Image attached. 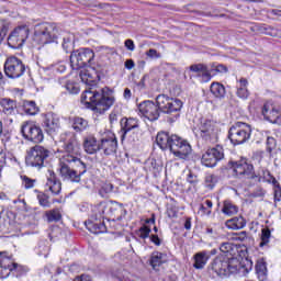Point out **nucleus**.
<instances>
[{
  "label": "nucleus",
  "mask_w": 281,
  "mask_h": 281,
  "mask_svg": "<svg viewBox=\"0 0 281 281\" xmlns=\"http://www.w3.org/2000/svg\"><path fill=\"white\" fill-rule=\"evenodd\" d=\"M64 155L59 159V177L68 183H80L82 176L87 173V164L82 161L80 143L76 133L61 134Z\"/></svg>",
  "instance_id": "1"
},
{
  "label": "nucleus",
  "mask_w": 281,
  "mask_h": 281,
  "mask_svg": "<svg viewBox=\"0 0 281 281\" xmlns=\"http://www.w3.org/2000/svg\"><path fill=\"white\" fill-rule=\"evenodd\" d=\"M156 144L161 150H170L178 159H188L192 155V145L177 134L159 132L156 136Z\"/></svg>",
  "instance_id": "2"
},
{
  "label": "nucleus",
  "mask_w": 281,
  "mask_h": 281,
  "mask_svg": "<svg viewBox=\"0 0 281 281\" xmlns=\"http://www.w3.org/2000/svg\"><path fill=\"white\" fill-rule=\"evenodd\" d=\"M81 102L88 106H92L98 113H104L109 111L110 106H113L115 98L109 91V89L98 90H85L81 94Z\"/></svg>",
  "instance_id": "3"
},
{
  "label": "nucleus",
  "mask_w": 281,
  "mask_h": 281,
  "mask_svg": "<svg viewBox=\"0 0 281 281\" xmlns=\"http://www.w3.org/2000/svg\"><path fill=\"white\" fill-rule=\"evenodd\" d=\"M234 172L237 177H244L245 179H257V181H268L273 183L276 177L271 176V172L267 169H261L258 173L254 171V165L247 159H241L234 165Z\"/></svg>",
  "instance_id": "4"
},
{
  "label": "nucleus",
  "mask_w": 281,
  "mask_h": 281,
  "mask_svg": "<svg viewBox=\"0 0 281 281\" xmlns=\"http://www.w3.org/2000/svg\"><path fill=\"white\" fill-rule=\"evenodd\" d=\"M238 267L234 265V259L224 256H217L207 267V273L211 278H228L232 273H236Z\"/></svg>",
  "instance_id": "5"
},
{
  "label": "nucleus",
  "mask_w": 281,
  "mask_h": 281,
  "mask_svg": "<svg viewBox=\"0 0 281 281\" xmlns=\"http://www.w3.org/2000/svg\"><path fill=\"white\" fill-rule=\"evenodd\" d=\"M58 26L54 23H41L35 25L33 41L37 45H49V43H58Z\"/></svg>",
  "instance_id": "6"
},
{
  "label": "nucleus",
  "mask_w": 281,
  "mask_h": 281,
  "mask_svg": "<svg viewBox=\"0 0 281 281\" xmlns=\"http://www.w3.org/2000/svg\"><path fill=\"white\" fill-rule=\"evenodd\" d=\"M49 157H52V150L42 145H35L26 151L25 164L29 168L41 170L47 166Z\"/></svg>",
  "instance_id": "7"
},
{
  "label": "nucleus",
  "mask_w": 281,
  "mask_h": 281,
  "mask_svg": "<svg viewBox=\"0 0 281 281\" xmlns=\"http://www.w3.org/2000/svg\"><path fill=\"white\" fill-rule=\"evenodd\" d=\"M251 125L245 122H235L228 131V139L234 146H240V144H247L248 139H251Z\"/></svg>",
  "instance_id": "8"
},
{
  "label": "nucleus",
  "mask_w": 281,
  "mask_h": 281,
  "mask_svg": "<svg viewBox=\"0 0 281 281\" xmlns=\"http://www.w3.org/2000/svg\"><path fill=\"white\" fill-rule=\"evenodd\" d=\"M95 53L91 48H79L70 54V67L72 69H82L93 67Z\"/></svg>",
  "instance_id": "9"
},
{
  "label": "nucleus",
  "mask_w": 281,
  "mask_h": 281,
  "mask_svg": "<svg viewBox=\"0 0 281 281\" xmlns=\"http://www.w3.org/2000/svg\"><path fill=\"white\" fill-rule=\"evenodd\" d=\"M156 104L160 109V113L172 115V113H179L183 109V101L166 94H158L156 97Z\"/></svg>",
  "instance_id": "10"
},
{
  "label": "nucleus",
  "mask_w": 281,
  "mask_h": 281,
  "mask_svg": "<svg viewBox=\"0 0 281 281\" xmlns=\"http://www.w3.org/2000/svg\"><path fill=\"white\" fill-rule=\"evenodd\" d=\"M21 135L27 142H33L34 144H41L45 139V134L41 126L34 124L32 121H25L21 125Z\"/></svg>",
  "instance_id": "11"
},
{
  "label": "nucleus",
  "mask_w": 281,
  "mask_h": 281,
  "mask_svg": "<svg viewBox=\"0 0 281 281\" xmlns=\"http://www.w3.org/2000/svg\"><path fill=\"white\" fill-rule=\"evenodd\" d=\"M4 74L7 78L16 80L25 74V64L16 56H10L4 61Z\"/></svg>",
  "instance_id": "12"
},
{
  "label": "nucleus",
  "mask_w": 281,
  "mask_h": 281,
  "mask_svg": "<svg viewBox=\"0 0 281 281\" xmlns=\"http://www.w3.org/2000/svg\"><path fill=\"white\" fill-rule=\"evenodd\" d=\"M222 159H225V150L223 149V146L217 145L207 149L202 155L201 161L206 168H214L218 161H222Z\"/></svg>",
  "instance_id": "13"
},
{
  "label": "nucleus",
  "mask_w": 281,
  "mask_h": 281,
  "mask_svg": "<svg viewBox=\"0 0 281 281\" xmlns=\"http://www.w3.org/2000/svg\"><path fill=\"white\" fill-rule=\"evenodd\" d=\"M200 137L209 144L218 142V126L213 121L206 120L200 125Z\"/></svg>",
  "instance_id": "14"
},
{
  "label": "nucleus",
  "mask_w": 281,
  "mask_h": 281,
  "mask_svg": "<svg viewBox=\"0 0 281 281\" xmlns=\"http://www.w3.org/2000/svg\"><path fill=\"white\" fill-rule=\"evenodd\" d=\"M138 111L144 117L149 120V122H156V120H159V115H161V110L159 109V104L150 100L143 101L138 105Z\"/></svg>",
  "instance_id": "15"
},
{
  "label": "nucleus",
  "mask_w": 281,
  "mask_h": 281,
  "mask_svg": "<svg viewBox=\"0 0 281 281\" xmlns=\"http://www.w3.org/2000/svg\"><path fill=\"white\" fill-rule=\"evenodd\" d=\"M27 36H30V30L25 26H20L15 29L8 37V45L13 49H18V47H23V43L27 41Z\"/></svg>",
  "instance_id": "16"
},
{
  "label": "nucleus",
  "mask_w": 281,
  "mask_h": 281,
  "mask_svg": "<svg viewBox=\"0 0 281 281\" xmlns=\"http://www.w3.org/2000/svg\"><path fill=\"white\" fill-rule=\"evenodd\" d=\"M42 126L47 135H55L57 131H60V117L54 112H48L44 115Z\"/></svg>",
  "instance_id": "17"
},
{
  "label": "nucleus",
  "mask_w": 281,
  "mask_h": 281,
  "mask_svg": "<svg viewBox=\"0 0 281 281\" xmlns=\"http://www.w3.org/2000/svg\"><path fill=\"white\" fill-rule=\"evenodd\" d=\"M0 106L2 109V113L7 115V124H13L14 120H16V101L4 98L0 100Z\"/></svg>",
  "instance_id": "18"
},
{
  "label": "nucleus",
  "mask_w": 281,
  "mask_h": 281,
  "mask_svg": "<svg viewBox=\"0 0 281 281\" xmlns=\"http://www.w3.org/2000/svg\"><path fill=\"white\" fill-rule=\"evenodd\" d=\"M261 113L265 120H268V122H272V124H276L281 117V106L267 102L263 104Z\"/></svg>",
  "instance_id": "19"
},
{
  "label": "nucleus",
  "mask_w": 281,
  "mask_h": 281,
  "mask_svg": "<svg viewBox=\"0 0 281 281\" xmlns=\"http://www.w3.org/2000/svg\"><path fill=\"white\" fill-rule=\"evenodd\" d=\"M45 188L55 196L60 194L63 190V183L60 182V180H58V178H56V172H54V170H47Z\"/></svg>",
  "instance_id": "20"
},
{
  "label": "nucleus",
  "mask_w": 281,
  "mask_h": 281,
  "mask_svg": "<svg viewBox=\"0 0 281 281\" xmlns=\"http://www.w3.org/2000/svg\"><path fill=\"white\" fill-rule=\"evenodd\" d=\"M189 70L194 74L193 76L200 78L201 82H210L212 80L210 66L205 64H193L189 67Z\"/></svg>",
  "instance_id": "21"
},
{
  "label": "nucleus",
  "mask_w": 281,
  "mask_h": 281,
  "mask_svg": "<svg viewBox=\"0 0 281 281\" xmlns=\"http://www.w3.org/2000/svg\"><path fill=\"white\" fill-rule=\"evenodd\" d=\"M99 150H103L104 155H113L117 150V138L115 136L102 138L99 144Z\"/></svg>",
  "instance_id": "22"
},
{
  "label": "nucleus",
  "mask_w": 281,
  "mask_h": 281,
  "mask_svg": "<svg viewBox=\"0 0 281 281\" xmlns=\"http://www.w3.org/2000/svg\"><path fill=\"white\" fill-rule=\"evenodd\" d=\"M12 258L5 252H0V278H9L12 273Z\"/></svg>",
  "instance_id": "23"
},
{
  "label": "nucleus",
  "mask_w": 281,
  "mask_h": 281,
  "mask_svg": "<svg viewBox=\"0 0 281 281\" xmlns=\"http://www.w3.org/2000/svg\"><path fill=\"white\" fill-rule=\"evenodd\" d=\"M209 260H210V251L207 250L199 251L193 256V268L198 270L205 269V265H207Z\"/></svg>",
  "instance_id": "24"
},
{
  "label": "nucleus",
  "mask_w": 281,
  "mask_h": 281,
  "mask_svg": "<svg viewBox=\"0 0 281 281\" xmlns=\"http://www.w3.org/2000/svg\"><path fill=\"white\" fill-rule=\"evenodd\" d=\"M138 124H137V120L134 117H130V119H122L121 120V139L122 142H124V138L126 137V133H128L130 131H133V128H137Z\"/></svg>",
  "instance_id": "25"
},
{
  "label": "nucleus",
  "mask_w": 281,
  "mask_h": 281,
  "mask_svg": "<svg viewBox=\"0 0 281 281\" xmlns=\"http://www.w3.org/2000/svg\"><path fill=\"white\" fill-rule=\"evenodd\" d=\"M83 148L88 155H93L100 150V145H98V142L95 140V137L88 136L83 140Z\"/></svg>",
  "instance_id": "26"
},
{
  "label": "nucleus",
  "mask_w": 281,
  "mask_h": 281,
  "mask_svg": "<svg viewBox=\"0 0 281 281\" xmlns=\"http://www.w3.org/2000/svg\"><path fill=\"white\" fill-rule=\"evenodd\" d=\"M228 229H243L247 225V221L243 216H236L225 222Z\"/></svg>",
  "instance_id": "27"
},
{
  "label": "nucleus",
  "mask_w": 281,
  "mask_h": 281,
  "mask_svg": "<svg viewBox=\"0 0 281 281\" xmlns=\"http://www.w3.org/2000/svg\"><path fill=\"white\" fill-rule=\"evenodd\" d=\"M86 227L91 232V234H104V232H106V225H104V222L87 221Z\"/></svg>",
  "instance_id": "28"
},
{
  "label": "nucleus",
  "mask_w": 281,
  "mask_h": 281,
  "mask_svg": "<svg viewBox=\"0 0 281 281\" xmlns=\"http://www.w3.org/2000/svg\"><path fill=\"white\" fill-rule=\"evenodd\" d=\"M210 91L212 95H214V98H217V100H223V98H225V94L227 93L225 90V86H223L221 82H212Z\"/></svg>",
  "instance_id": "29"
},
{
  "label": "nucleus",
  "mask_w": 281,
  "mask_h": 281,
  "mask_svg": "<svg viewBox=\"0 0 281 281\" xmlns=\"http://www.w3.org/2000/svg\"><path fill=\"white\" fill-rule=\"evenodd\" d=\"M155 225V218H147L145 221V224L137 231L138 238H142L143 240H146V238L150 237V226L148 225Z\"/></svg>",
  "instance_id": "30"
},
{
  "label": "nucleus",
  "mask_w": 281,
  "mask_h": 281,
  "mask_svg": "<svg viewBox=\"0 0 281 281\" xmlns=\"http://www.w3.org/2000/svg\"><path fill=\"white\" fill-rule=\"evenodd\" d=\"M71 122V127L76 133H82V131H87V128H89V122L80 116L74 117Z\"/></svg>",
  "instance_id": "31"
},
{
  "label": "nucleus",
  "mask_w": 281,
  "mask_h": 281,
  "mask_svg": "<svg viewBox=\"0 0 281 281\" xmlns=\"http://www.w3.org/2000/svg\"><path fill=\"white\" fill-rule=\"evenodd\" d=\"M249 81L246 78L239 79V86H237V97L241 98L243 100H247L249 98V90L247 86Z\"/></svg>",
  "instance_id": "32"
},
{
  "label": "nucleus",
  "mask_w": 281,
  "mask_h": 281,
  "mask_svg": "<svg viewBox=\"0 0 281 281\" xmlns=\"http://www.w3.org/2000/svg\"><path fill=\"white\" fill-rule=\"evenodd\" d=\"M113 192H117V188L111 182H103L99 190V194L102 199H109V195L113 194Z\"/></svg>",
  "instance_id": "33"
},
{
  "label": "nucleus",
  "mask_w": 281,
  "mask_h": 281,
  "mask_svg": "<svg viewBox=\"0 0 281 281\" xmlns=\"http://www.w3.org/2000/svg\"><path fill=\"white\" fill-rule=\"evenodd\" d=\"M164 262H166V254L159 252V251H155L151 254L150 266L153 267V269H157V267H161Z\"/></svg>",
  "instance_id": "34"
},
{
  "label": "nucleus",
  "mask_w": 281,
  "mask_h": 281,
  "mask_svg": "<svg viewBox=\"0 0 281 281\" xmlns=\"http://www.w3.org/2000/svg\"><path fill=\"white\" fill-rule=\"evenodd\" d=\"M222 212L225 214V216H234V214L238 212V206L231 200H225L223 202Z\"/></svg>",
  "instance_id": "35"
},
{
  "label": "nucleus",
  "mask_w": 281,
  "mask_h": 281,
  "mask_svg": "<svg viewBox=\"0 0 281 281\" xmlns=\"http://www.w3.org/2000/svg\"><path fill=\"white\" fill-rule=\"evenodd\" d=\"M45 216L48 223H58L60 218H63V214L60 213V209H53L45 212Z\"/></svg>",
  "instance_id": "36"
},
{
  "label": "nucleus",
  "mask_w": 281,
  "mask_h": 281,
  "mask_svg": "<svg viewBox=\"0 0 281 281\" xmlns=\"http://www.w3.org/2000/svg\"><path fill=\"white\" fill-rule=\"evenodd\" d=\"M209 71L212 76H216L217 74H227V66L223 64L213 63L209 65Z\"/></svg>",
  "instance_id": "37"
},
{
  "label": "nucleus",
  "mask_w": 281,
  "mask_h": 281,
  "mask_svg": "<svg viewBox=\"0 0 281 281\" xmlns=\"http://www.w3.org/2000/svg\"><path fill=\"white\" fill-rule=\"evenodd\" d=\"M11 273L13 276H15V278H21V276H25V273H27V268L21 266V265H18L15 263L13 260H12V263H11Z\"/></svg>",
  "instance_id": "38"
},
{
  "label": "nucleus",
  "mask_w": 281,
  "mask_h": 281,
  "mask_svg": "<svg viewBox=\"0 0 281 281\" xmlns=\"http://www.w3.org/2000/svg\"><path fill=\"white\" fill-rule=\"evenodd\" d=\"M260 240L259 247H267V245H269L271 240V229H269V227L261 229Z\"/></svg>",
  "instance_id": "39"
},
{
  "label": "nucleus",
  "mask_w": 281,
  "mask_h": 281,
  "mask_svg": "<svg viewBox=\"0 0 281 281\" xmlns=\"http://www.w3.org/2000/svg\"><path fill=\"white\" fill-rule=\"evenodd\" d=\"M40 109L36 106V102L34 101H26L24 103V112L26 115H36L38 113Z\"/></svg>",
  "instance_id": "40"
},
{
  "label": "nucleus",
  "mask_w": 281,
  "mask_h": 281,
  "mask_svg": "<svg viewBox=\"0 0 281 281\" xmlns=\"http://www.w3.org/2000/svg\"><path fill=\"white\" fill-rule=\"evenodd\" d=\"M216 183H218V177L216 175H207L204 180V186L207 190H214Z\"/></svg>",
  "instance_id": "41"
},
{
  "label": "nucleus",
  "mask_w": 281,
  "mask_h": 281,
  "mask_svg": "<svg viewBox=\"0 0 281 281\" xmlns=\"http://www.w3.org/2000/svg\"><path fill=\"white\" fill-rule=\"evenodd\" d=\"M81 81L85 82V85H91V82L95 81V77L93 75L89 74V69H83L79 74Z\"/></svg>",
  "instance_id": "42"
},
{
  "label": "nucleus",
  "mask_w": 281,
  "mask_h": 281,
  "mask_svg": "<svg viewBox=\"0 0 281 281\" xmlns=\"http://www.w3.org/2000/svg\"><path fill=\"white\" fill-rule=\"evenodd\" d=\"M10 27V22L5 20H0V43L3 42V38L8 35V30Z\"/></svg>",
  "instance_id": "43"
},
{
  "label": "nucleus",
  "mask_w": 281,
  "mask_h": 281,
  "mask_svg": "<svg viewBox=\"0 0 281 281\" xmlns=\"http://www.w3.org/2000/svg\"><path fill=\"white\" fill-rule=\"evenodd\" d=\"M38 203L42 207H52V202H49V196L43 192L37 194Z\"/></svg>",
  "instance_id": "44"
},
{
  "label": "nucleus",
  "mask_w": 281,
  "mask_h": 281,
  "mask_svg": "<svg viewBox=\"0 0 281 281\" xmlns=\"http://www.w3.org/2000/svg\"><path fill=\"white\" fill-rule=\"evenodd\" d=\"M22 186L25 188V190H32L34 186L36 184V179H32L27 176H21Z\"/></svg>",
  "instance_id": "45"
},
{
  "label": "nucleus",
  "mask_w": 281,
  "mask_h": 281,
  "mask_svg": "<svg viewBox=\"0 0 281 281\" xmlns=\"http://www.w3.org/2000/svg\"><path fill=\"white\" fill-rule=\"evenodd\" d=\"M61 47L66 52V54H69V52H71V49H74V38H71L69 36L64 37Z\"/></svg>",
  "instance_id": "46"
},
{
  "label": "nucleus",
  "mask_w": 281,
  "mask_h": 281,
  "mask_svg": "<svg viewBox=\"0 0 281 281\" xmlns=\"http://www.w3.org/2000/svg\"><path fill=\"white\" fill-rule=\"evenodd\" d=\"M220 251H222V254H232V251H234V244L229 241L222 243L220 246Z\"/></svg>",
  "instance_id": "47"
},
{
  "label": "nucleus",
  "mask_w": 281,
  "mask_h": 281,
  "mask_svg": "<svg viewBox=\"0 0 281 281\" xmlns=\"http://www.w3.org/2000/svg\"><path fill=\"white\" fill-rule=\"evenodd\" d=\"M272 184L274 187V201H280L281 200V188L280 183L276 178H272Z\"/></svg>",
  "instance_id": "48"
},
{
  "label": "nucleus",
  "mask_w": 281,
  "mask_h": 281,
  "mask_svg": "<svg viewBox=\"0 0 281 281\" xmlns=\"http://www.w3.org/2000/svg\"><path fill=\"white\" fill-rule=\"evenodd\" d=\"M278 146V143L276 142V138L272 136L267 137V150L268 153H273Z\"/></svg>",
  "instance_id": "49"
},
{
  "label": "nucleus",
  "mask_w": 281,
  "mask_h": 281,
  "mask_svg": "<svg viewBox=\"0 0 281 281\" xmlns=\"http://www.w3.org/2000/svg\"><path fill=\"white\" fill-rule=\"evenodd\" d=\"M105 210H106V204L99 203L97 206H94L93 212L97 216H100V218H102L104 216Z\"/></svg>",
  "instance_id": "50"
},
{
  "label": "nucleus",
  "mask_w": 281,
  "mask_h": 281,
  "mask_svg": "<svg viewBox=\"0 0 281 281\" xmlns=\"http://www.w3.org/2000/svg\"><path fill=\"white\" fill-rule=\"evenodd\" d=\"M66 89L72 94L80 93V87H78V83L68 82L66 83Z\"/></svg>",
  "instance_id": "51"
},
{
  "label": "nucleus",
  "mask_w": 281,
  "mask_h": 281,
  "mask_svg": "<svg viewBox=\"0 0 281 281\" xmlns=\"http://www.w3.org/2000/svg\"><path fill=\"white\" fill-rule=\"evenodd\" d=\"M265 194H267V191L265 189H262L261 187H258L252 193L251 196H254L255 199H262V196H265Z\"/></svg>",
  "instance_id": "52"
},
{
  "label": "nucleus",
  "mask_w": 281,
  "mask_h": 281,
  "mask_svg": "<svg viewBox=\"0 0 281 281\" xmlns=\"http://www.w3.org/2000/svg\"><path fill=\"white\" fill-rule=\"evenodd\" d=\"M10 232V226L5 220H0V234H8Z\"/></svg>",
  "instance_id": "53"
},
{
  "label": "nucleus",
  "mask_w": 281,
  "mask_h": 281,
  "mask_svg": "<svg viewBox=\"0 0 281 281\" xmlns=\"http://www.w3.org/2000/svg\"><path fill=\"white\" fill-rule=\"evenodd\" d=\"M146 56H148V58H161V54L155 48L147 50Z\"/></svg>",
  "instance_id": "54"
},
{
  "label": "nucleus",
  "mask_w": 281,
  "mask_h": 281,
  "mask_svg": "<svg viewBox=\"0 0 281 281\" xmlns=\"http://www.w3.org/2000/svg\"><path fill=\"white\" fill-rule=\"evenodd\" d=\"M66 69H67V66L63 61L54 65V71H58L59 74H64Z\"/></svg>",
  "instance_id": "55"
},
{
  "label": "nucleus",
  "mask_w": 281,
  "mask_h": 281,
  "mask_svg": "<svg viewBox=\"0 0 281 281\" xmlns=\"http://www.w3.org/2000/svg\"><path fill=\"white\" fill-rule=\"evenodd\" d=\"M124 46L126 49H128V52H135V42H133V40H126L124 42Z\"/></svg>",
  "instance_id": "56"
},
{
  "label": "nucleus",
  "mask_w": 281,
  "mask_h": 281,
  "mask_svg": "<svg viewBox=\"0 0 281 281\" xmlns=\"http://www.w3.org/2000/svg\"><path fill=\"white\" fill-rule=\"evenodd\" d=\"M235 236H236L235 240H240L241 243L244 240H247V232H245V231H243L240 233H236Z\"/></svg>",
  "instance_id": "57"
},
{
  "label": "nucleus",
  "mask_w": 281,
  "mask_h": 281,
  "mask_svg": "<svg viewBox=\"0 0 281 281\" xmlns=\"http://www.w3.org/2000/svg\"><path fill=\"white\" fill-rule=\"evenodd\" d=\"M111 126H115L117 124V113L112 112L109 116Z\"/></svg>",
  "instance_id": "58"
},
{
  "label": "nucleus",
  "mask_w": 281,
  "mask_h": 281,
  "mask_svg": "<svg viewBox=\"0 0 281 281\" xmlns=\"http://www.w3.org/2000/svg\"><path fill=\"white\" fill-rule=\"evenodd\" d=\"M256 271L259 276H265V271H267V267H265V265H257Z\"/></svg>",
  "instance_id": "59"
},
{
  "label": "nucleus",
  "mask_w": 281,
  "mask_h": 281,
  "mask_svg": "<svg viewBox=\"0 0 281 281\" xmlns=\"http://www.w3.org/2000/svg\"><path fill=\"white\" fill-rule=\"evenodd\" d=\"M187 181L188 183L194 184V183H198L199 180H196V176L190 172L187 177Z\"/></svg>",
  "instance_id": "60"
},
{
  "label": "nucleus",
  "mask_w": 281,
  "mask_h": 281,
  "mask_svg": "<svg viewBox=\"0 0 281 281\" xmlns=\"http://www.w3.org/2000/svg\"><path fill=\"white\" fill-rule=\"evenodd\" d=\"M150 240L151 243H154V245H156L157 247H159V245H161V239H159L158 235H151L150 236Z\"/></svg>",
  "instance_id": "61"
},
{
  "label": "nucleus",
  "mask_w": 281,
  "mask_h": 281,
  "mask_svg": "<svg viewBox=\"0 0 281 281\" xmlns=\"http://www.w3.org/2000/svg\"><path fill=\"white\" fill-rule=\"evenodd\" d=\"M74 281H91V276L81 274L80 277L75 278Z\"/></svg>",
  "instance_id": "62"
},
{
  "label": "nucleus",
  "mask_w": 281,
  "mask_h": 281,
  "mask_svg": "<svg viewBox=\"0 0 281 281\" xmlns=\"http://www.w3.org/2000/svg\"><path fill=\"white\" fill-rule=\"evenodd\" d=\"M124 65H125V69L131 70L135 67V61L133 59H127Z\"/></svg>",
  "instance_id": "63"
},
{
  "label": "nucleus",
  "mask_w": 281,
  "mask_h": 281,
  "mask_svg": "<svg viewBox=\"0 0 281 281\" xmlns=\"http://www.w3.org/2000/svg\"><path fill=\"white\" fill-rule=\"evenodd\" d=\"M5 164V153L0 151V166L2 167Z\"/></svg>",
  "instance_id": "64"
}]
</instances>
